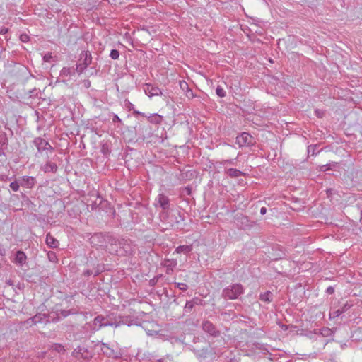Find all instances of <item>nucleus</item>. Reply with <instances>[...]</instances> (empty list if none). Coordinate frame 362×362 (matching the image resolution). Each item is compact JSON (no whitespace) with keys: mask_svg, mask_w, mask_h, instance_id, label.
Instances as JSON below:
<instances>
[{"mask_svg":"<svg viewBox=\"0 0 362 362\" xmlns=\"http://www.w3.org/2000/svg\"><path fill=\"white\" fill-rule=\"evenodd\" d=\"M108 243L110 250L118 255H131L135 247V245L129 238L111 236L108 238Z\"/></svg>","mask_w":362,"mask_h":362,"instance_id":"f257e3e1","label":"nucleus"},{"mask_svg":"<svg viewBox=\"0 0 362 362\" xmlns=\"http://www.w3.org/2000/svg\"><path fill=\"white\" fill-rule=\"evenodd\" d=\"M160 218L163 223L171 227L178 226L184 221L182 215L177 210L163 211L160 214Z\"/></svg>","mask_w":362,"mask_h":362,"instance_id":"f03ea898","label":"nucleus"},{"mask_svg":"<svg viewBox=\"0 0 362 362\" xmlns=\"http://www.w3.org/2000/svg\"><path fill=\"white\" fill-rule=\"evenodd\" d=\"M114 325L112 315H107L105 317L102 315H98L94 318L93 325H89V326L91 332L94 333L102 327L107 326L113 327Z\"/></svg>","mask_w":362,"mask_h":362,"instance_id":"7ed1b4c3","label":"nucleus"},{"mask_svg":"<svg viewBox=\"0 0 362 362\" xmlns=\"http://www.w3.org/2000/svg\"><path fill=\"white\" fill-rule=\"evenodd\" d=\"M100 344V351L103 354L107 357L114 359H119L122 356V349L119 347H115L108 343L98 342V345Z\"/></svg>","mask_w":362,"mask_h":362,"instance_id":"20e7f679","label":"nucleus"},{"mask_svg":"<svg viewBox=\"0 0 362 362\" xmlns=\"http://www.w3.org/2000/svg\"><path fill=\"white\" fill-rule=\"evenodd\" d=\"M244 292L240 284H233L225 288L222 291V296L226 299H237Z\"/></svg>","mask_w":362,"mask_h":362,"instance_id":"39448f33","label":"nucleus"},{"mask_svg":"<svg viewBox=\"0 0 362 362\" xmlns=\"http://www.w3.org/2000/svg\"><path fill=\"white\" fill-rule=\"evenodd\" d=\"M71 355L77 359L89 361L92 358L93 354L87 347L84 346H78L74 349Z\"/></svg>","mask_w":362,"mask_h":362,"instance_id":"423d86ee","label":"nucleus"},{"mask_svg":"<svg viewBox=\"0 0 362 362\" xmlns=\"http://www.w3.org/2000/svg\"><path fill=\"white\" fill-rule=\"evenodd\" d=\"M255 143L253 137L247 132H243L236 137V144L240 147L250 146Z\"/></svg>","mask_w":362,"mask_h":362,"instance_id":"0eeeda50","label":"nucleus"},{"mask_svg":"<svg viewBox=\"0 0 362 362\" xmlns=\"http://www.w3.org/2000/svg\"><path fill=\"white\" fill-rule=\"evenodd\" d=\"M34 145L37 147L38 152L42 151H53V147L49 144L48 141L41 137H37L33 140Z\"/></svg>","mask_w":362,"mask_h":362,"instance_id":"6e6552de","label":"nucleus"},{"mask_svg":"<svg viewBox=\"0 0 362 362\" xmlns=\"http://www.w3.org/2000/svg\"><path fill=\"white\" fill-rule=\"evenodd\" d=\"M203 330L214 337H218L220 336V331L216 329L214 325L210 321L206 320L202 322Z\"/></svg>","mask_w":362,"mask_h":362,"instance_id":"1a4fd4ad","label":"nucleus"},{"mask_svg":"<svg viewBox=\"0 0 362 362\" xmlns=\"http://www.w3.org/2000/svg\"><path fill=\"white\" fill-rule=\"evenodd\" d=\"M114 327H119L122 325L130 326L133 324V320L130 316H113Z\"/></svg>","mask_w":362,"mask_h":362,"instance_id":"9d476101","label":"nucleus"},{"mask_svg":"<svg viewBox=\"0 0 362 362\" xmlns=\"http://www.w3.org/2000/svg\"><path fill=\"white\" fill-rule=\"evenodd\" d=\"M155 206L161 207L163 211L169 210L170 199L167 196L160 194L156 199Z\"/></svg>","mask_w":362,"mask_h":362,"instance_id":"9b49d317","label":"nucleus"},{"mask_svg":"<svg viewBox=\"0 0 362 362\" xmlns=\"http://www.w3.org/2000/svg\"><path fill=\"white\" fill-rule=\"evenodd\" d=\"M90 240L92 245L99 247H103L106 243V240L102 233H95L93 235Z\"/></svg>","mask_w":362,"mask_h":362,"instance_id":"f8f14e48","label":"nucleus"},{"mask_svg":"<svg viewBox=\"0 0 362 362\" xmlns=\"http://www.w3.org/2000/svg\"><path fill=\"white\" fill-rule=\"evenodd\" d=\"M27 257L25 252L22 250H18L12 262L17 265L23 266L26 263Z\"/></svg>","mask_w":362,"mask_h":362,"instance_id":"ddd939ff","label":"nucleus"},{"mask_svg":"<svg viewBox=\"0 0 362 362\" xmlns=\"http://www.w3.org/2000/svg\"><path fill=\"white\" fill-rule=\"evenodd\" d=\"M35 184V178L31 176H23L20 178L21 186L25 188H32Z\"/></svg>","mask_w":362,"mask_h":362,"instance_id":"4468645a","label":"nucleus"},{"mask_svg":"<svg viewBox=\"0 0 362 362\" xmlns=\"http://www.w3.org/2000/svg\"><path fill=\"white\" fill-rule=\"evenodd\" d=\"M146 86L144 90L146 94L149 97L157 96L162 94L160 89L157 86L151 84H146Z\"/></svg>","mask_w":362,"mask_h":362,"instance_id":"2eb2a0df","label":"nucleus"},{"mask_svg":"<svg viewBox=\"0 0 362 362\" xmlns=\"http://www.w3.org/2000/svg\"><path fill=\"white\" fill-rule=\"evenodd\" d=\"M79 61L83 64V67H87L92 61L90 52L88 51L82 52L80 55Z\"/></svg>","mask_w":362,"mask_h":362,"instance_id":"dca6fc26","label":"nucleus"},{"mask_svg":"<svg viewBox=\"0 0 362 362\" xmlns=\"http://www.w3.org/2000/svg\"><path fill=\"white\" fill-rule=\"evenodd\" d=\"M41 169L45 173L52 172L55 173L58 170V167L55 163L47 161L45 165H43L41 167Z\"/></svg>","mask_w":362,"mask_h":362,"instance_id":"f3484780","label":"nucleus"},{"mask_svg":"<svg viewBox=\"0 0 362 362\" xmlns=\"http://www.w3.org/2000/svg\"><path fill=\"white\" fill-rule=\"evenodd\" d=\"M46 244L50 248H57L59 246V241L49 233L46 235Z\"/></svg>","mask_w":362,"mask_h":362,"instance_id":"a211bd4d","label":"nucleus"},{"mask_svg":"<svg viewBox=\"0 0 362 362\" xmlns=\"http://www.w3.org/2000/svg\"><path fill=\"white\" fill-rule=\"evenodd\" d=\"M48 317L45 314H37L33 317L32 320L35 324L43 322L47 323L49 320L47 318Z\"/></svg>","mask_w":362,"mask_h":362,"instance_id":"6ab92c4d","label":"nucleus"},{"mask_svg":"<svg viewBox=\"0 0 362 362\" xmlns=\"http://www.w3.org/2000/svg\"><path fill=\"white\" fill-rule=\"evenodd\" d=\"M226 174L233 178H236L245 175V173L235 168H229L226 171Z\"/></svg>","mask_w":362,"mask_h":362,"instance_id":"aec40b11","label":"nucleus"},{"mask_svg":"<svg viewBox=\"0 0 362 362\" xmlns=\"http://www.w3.org/2000/svg\"><path fill=\"white\" fill-rule=\"evenodd\" d=\"M259 299L263 302L269 303L273 300V294L271 291H267L259 295Z\"/></svg>","mask_w":362,"mask_h":362,"instance_id":"412c9836","label":"nucleus"},{"mask_svg":"<svg viewBox=\"0 0 362 362\" xmlns=\"http://www.w3.org/2000/svg\"><path fill=\"white\" fill-rule=\"evenodd\" d=\"M192 250V245H180L178 246L176 250H175V252L177 253H185V254H188Z\"/></svg>","mask_w":362,"mask_h":362,"instance_id":"4be33fe9","label":"nucleus"},{"mask_svg":"<svg viewBox=\"0 0 362 362\" xmlns=\"http://www.w3.org/2000/svg\"><path fill=\"white\" fill-rule=\"evenodd\" d=\"M8 145V138L6 134L0 132V150H4Z\"/></svg>","mask_w":362,"mask_h":362,"instance_id":"5701e85b","label":"nucleus"},{"mask_svg":"<svg viewBox=\"0 0 362 362\" xmlns=\"http://www.w3.org/2000/svg\"><path fill=\"white\" fill-rule=\"evenodd\" d=\"M75 74V69L70 67H64L60 73L62 76H73Z\"/></svg>","mask_w":362,"mask_h":362,"instance_id":"b1692460","label":"nucleus"},{"mask_svg":"<svg viewBox=\"0 0 362 362\" xmlns=\"http://www.w3.org/2000/svg\"><path fill=\"white\" fill-rule=\"evenodd\" d=\"M148 119L151 123L159 124L161 122V117L159 115L155 114L148 117Z\"/></svg>","mask_w":362,"mask_h":362,"instance_id":"393cba45","label":"nucleus"},{"mask_svg":"<svg viewBox=\"0 0 362 362\" xmlns=\"http://www.w3.org/2000/svg\"><path fill=\"white\" fill-rule=\"evenodd\" d=\"M317 145H310L308 147V155L315 156L320 151H317Z\"/></svg>","mask_w":362,"mask_h":362,"instance_id":"a878e982","label":"nucleus"},{"mask_svg":"<svg viewBox=\"0 0 362 362\" xmlns=\"http://www.w3.org/2000/svg\"><path fill=\"white\" fill-rule=\"evenodd\" d=\"M52 348L58 353H64L65 351L64 346L60 344H54L52 345Z\"/></svg>","mask_w":362,"mask_h":362,"instance_id":"bb28decb","label":"nucleus"},{"mask_svg":"<svg viewBox=\"0 0 362 362\" xmlns=\"http://www.w3.org/2000/svg\"><path fill=\"white\" fill-rule=\"evenodd\" d=\"M47 257H48L49 260L52 262H56L57 261V257L54 252H52V251L48 252Z\"/></svg>","mask_w":362,"mask_h":362,"instance_id":"cd10ccee","label":"nucleus"},{"mask_svg":"<svg viewBox=\"0 0 362 362\" xmlns=\"http://www.w3.org/2000/svg\"><path fill=\"white\" fill-rule=\"evenodd\" d=\"M216 93L217 95L219 96L220 98H223L226 96V91L220 86H217V88L216 89Z\"/></svg>","mask_w":362,"mask_h":362,"instance_id":"c85d7f7f","label":"nucleus"},{"mask_svg":"<svg viewBox=\"0 0 362 362\" xmlns=\"http://www.w3.org/2000/svg\"><path fill=\"white\" fill-rule=\"evenodd\" d=\"M20 182H17V181H14V182H12L10 183V188L13 191V192H18V189H19V187H20Z\"/></svg>","mask_w":362,"mask_h":362,"instance_id":"c756f323","label":"nucleus"},{"mask_svg":"<svg viewBox=\"0 0 362 362\" xmlns=\"http://www.w3.org/2000/svg\"><path fill=\"white\" fill-rule=\"evenodd\" d=\"M194 306V305L192 304V303H191L190 300L187 301L184 308L185 312L190 313L193 309Z\"/></svg>","mask_w":362,"mask_h":362,"instance_id":"7c9ffc66","label":"nucleus"},{"mask_svg":"<svg viewBox=\"0 0 362 362\" xmlns=\"http://www.w3.org/2000/svg\"><path fill=\"white\" fill-rule=\"evenodd\" d=\"M110 57L112 59H117L119 57V52L117 49H112L110 54Z\"/></svg>","mask_w":362,"mask_h":362,"instance_id":"2f4dec72","label":"nucleus"},{"mask_svg":"<svg viewBox=\"0 0 362 362\" xmlns=\"http://www.w3.org/2000/svg\"><path fill=\"white\" fill-rule=\"evenodd\" d=\"M87 67H83V64L80 62L76 64V68L75 71H76L78 74H81Z\"/></svg>","mask_w":362,"mask_h":362,"instance_id":"473e14b6","label":"nucleus"},{"mask_svg":"<svg viewBox=\"0 0 362 362\" xmlns=\"http://www.w3.org/2000/svg\"><path fill=\"white\" fill-rule=\"evenodd\" d=\"M175 286L181 291H186L188 288V286L184 283H175Z\"/></svg>","mask_w":362,"mask_h":362,"instance_id":"72a5a7b5","label":"nucleus"},{"mask_svg":"<svg viewBox=\"0 0 362 362\" xmlns=\"http://www.w3.org/2000/svg\"><path fill=\"white\" fill-rule=\"evenodd\" d=\"M185 95L188 98H193L195 97V95L194 94V93L192 92V90L190 88H189L188 90H187L185 91Z\"/></svg>","mask_w":362,"mask_h":362,"instance_id":"f704fd0d","label":"nucleus"},{"mask_svg":"<svg viewBox=\"0 0 362 362\" xmlns=\"http://www.w3.org/2000/svg\"><path fill=\"white\" fill-rule=\"evenodd\" d=\"M29 36L27 35V34H21V36H20V40L23 42H26L29 40Z\"/></svg>","mask_w":362,"mask_h":362,"instance_id":"c9c22d12","label":"nucleus"},{"mask_svg":"<svg viewBox=\"0 0 362 362\" xmlns=\"http://www.w3.org/2000/svg\"><path fill=\"white\" fill-rule=\"evenodd\" d=\"M70 314H71L70 310H60V315H62L63 317H66L68 315H69Z\"/></svg>","mask_w":362,"mask_h":362,"instance_id":"e433bc0d","label":"nucleus"},{"mask_svg":"<svg viewBox=\"0 0 362 362\" xmlns=\"http://www.w3.org/2000/svg\"><path fill=\"white\" fill-rule=\"evenodd\" d=\"M330 164L323 165L320 167L321 171H327L331 170Z\"/></svg>","mask_w":362,"mask_h":362,"instance_id":"4c0bfd02","label":"nucleus"},{"mask_svg":"<svg viewBox=\"0 0 362 362\" xmlns=\"http://www.w3.org/2000/svg\"><path fill=\"white\" fill-rule=\"evenodd\" d=\"M180 87L184 90L185 89L187 90H188L189 88L188 84L186 82H185V81L180 83Z\"/></svg>","mask_w":362,"mask_h":362,"instance_id":"58836bf2","label":"nucleus"},{"mask_svg":"<svg viewBox=\"0 0 362 362\" xmlns=\"http://www.w3.org/2000/svg\"><path fill=\"white\" fill-rule=\"evenodd\" d=\"M52 58V55L50 53H47L43 56V60L45 62H49L50 59Z\"/></svg>","mask_w":362,"mask_h":362,"instance_id":"ea45409f","label":"nucleus"},{"mask_svg":"<svg viewBox=\"0 0 362 362\" xmlns=\"http://www.w3.org/2000/svg\"><path fill=\"white\" fill-rule=\"evenodd\" d=\"M112 122H113L114 123H116V122H119V123H120V122H122V120H121V119L118 117V115H115H115H114V116H113V118H112Z\"/></svg>","mask_w":362,"mask_h":362,"instance_id":"a19ab883","label":"nucleus"},{"mask_svg":"<svg viewBox=\"0 0 362 362\" xmlns=\"http://www.w3.org/2000/svg\"><path fill=\"white\" fill-rule=\"evenodd\" d=\"M334 288L332 286H329L327 288V293L328 294H332L334 293Z\"/></svg>","mask_w":362,"mask_h":362,"instance_id":"79ce46f5","label":"nucleus"},{"mask_svg":"<svg viewBox=\"0 0 362 362\" xmlns=\"http://www.w3.org/2000/svg\"><path fill=\"white\" fill-rule=\"evenodd\" d=\"M222 163L224 165L226 163H229L230 165H233L234 164V160L233 159H230V160H225L222 162Z\"/></svg>","mask_w":362,"mask_h":362,"instance_id":"37998d69","label":"nucleus"},{"mask_svg":"<svg viewBox=\"0 0 362 362\" xmlns=\"http://www.w3.org/2000/svg\"><path fill=\"white\" fill-rule=\"evenodd\" d=\"M201 300H199L198 298H194L191 301V303H192V304L194 305H197L198 304V302L200 301Z\"/></svg>","mask_w":362,"mask_h":362,"instance_id":"c03bdc74","label":"nucleus"},{"mask_svg":"<svg viewBox=\"0 0 362 362\" xmlns=\"http://www.w3.org/2000/svg\"><path fill=\"white\" fill-rule=\"evenodd\" d=\"M133 114H134V115H141V116H143V117H146V116L144 115V113L140 112L139 111L134 110Z\"/></svg>","mask_w":362,"mask_h":362,"instance_id":"a18cd8bd","label":"nucleus"},{"mask_svg":"<svg viewBox=\"0 0 362 362\" xmlns=\"http://www.w3.org/2000/svg\"><path fill=\"white\" fill-rule=\"evenodd\" d=\"M344 310H337V311L334 312V315L336 317H338L339 316Z\"/></svg>","mask_w":362,"mask_h":362,"instance_id":"49530a36","label":"nucleus"},{"mask_svg":"<svg viewBox=\"0 0 362 362\" xmlns=\"http://www.w3.org/2000/svg\"><path fill=\"white\" fill-rule=\"evenodd\" d=\"M267 213V208L266 207H262L260 209V214L262 215H264Z\"/></svg>","mask_w":362,"mask_h":362,"instance_id":"de8ad7c7","label":"nucleus"},{"mask_svg":"<svg viewBox=\"0 0 362 362\" xmlns=\"http://www.w3.org/2000/svg\"><path fill=\"white\" fill-rule=\"evenodd\" d=\"M7 31H8V28H4L1 30L0 33L5 34L6 33H7Z\"/></svg>","mask_w":362,"mask_h":362,"instance_id":"09e8293b","label":"nucleus"},{"mask_svg":"<svg viewBox=\"0 0 362 362\" xmlns=\"http://www.w3.org/2000/svg\"><path fill=\"white\" fill-rule=\"evenodd\" d=\"M185 190L187 191V194L189 195L191 194V189L189 187H186Z\"/></svg>","mask_w":362,"mask_h":362,"instance_id":"8fccbe9b","label":"nucleus"},{"mask_svg":"<svg viewBox=\"0 0 362 362\" xmlns=\"http://www.w3.org/2000/svg\"><path fill=\"white\" fill-rule=\"evenodd\" d=\"M133 106L134 105L130 103V106L129 107V110H134Z\"/></svg>","mask_w":362,"mask_h":362,"instance_id":"3c124183","label":"nucleus"},{"mask_svg":"<svg viewBox=\"0 0 362 362\" xmlns=\"http://www.w3.org/2000/svg\"><path fill=\"white\" fill-rule=\"evenodd\" d=\"M173 303H175L176 305L179 304L176 298L174 299Z\"/></svg>","mask_w":362,"mask_h":362,"instance_id":"603ef678","label":"nucleus"},{"mask_svg":"<svg viewBox=\"0 0 362 362\" xmlns=\"http://www.w3.org/2000/svg\"><path fill=\"white\" fill-rule=\"evenodd\" d=\"M156 362H163V360L162 359H158Z\"/></svg>","mask_w":362,"mask_h":362,"instance_id":"864d4df0","label":"nucleus"},{"mask_svg":"<svg viewBox=\"0 0 362 362\" xmlns=\"http://www.w3.org/2000/svg\"><path fill=\"white\" fill-rule=\"evenodd\" d=\"M86 274H87V275H90V272L89 271H87V272H86Z\"/></svg>","mask_w":362,"mask_h":362,"instance_id":"5fc2aeb1","label":"nucleus"}]
</instances>
